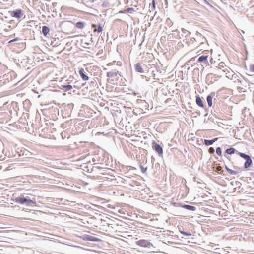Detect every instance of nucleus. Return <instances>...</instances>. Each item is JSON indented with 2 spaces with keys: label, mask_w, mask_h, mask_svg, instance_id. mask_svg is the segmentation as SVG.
Here are the masks:
<instances>
[{
  "label": "nucleus",
  "mask_w": 254,
  "mask_h": 254,
  "mask_svg": "<svg viewBox=\"0 0 254 254\" xmlns=\"http://www.w3.org/2000/svg\"><path fill=\"white\" fill-rule=\"evenodd\" d=\"M225 153L228 154H232L235 153H238L240 157L244 158L246 160V161L244 163V168L248 169L249 167L251 166L252 164V160L251 157L244 153L239 152L238 151L236 150L234 148L230 147L226 150Z\"/></svg>",
  "instance_id": "obj_1"
},
{
  "label": "nucleus",
  "mask_w": 254,
  "mask_h": 254,
  "mask_svg": "<svg viewBox=\"0 0 254 254\" xmlns=\"http://www.w3.org/2000/svg\"><path fill=\"white\" fill-rule=\"evenodd\" d=\"M15 201L21 204H26L27 206L33 207L36 206V202L34 198L30 199L29 197H18L15 199Z\"/></svg>",
  "instance_id": "obj_2"
},
{
  "label": "nucleus",
  "mask_w": 254,
  "mask_h": 254,
  "mask_svg": "<svg viewBox=\"0 0 254 254\" xmlns=\"http://www.w3.org/2000/svg\"><path fill=\"white\" fill-rule=\"evenodd\" d=\"M81 238L85 241H90L93 242H99L100 241V239L97 237L92 236L91 235H89L87 234H84L81 236Z\"/></svg>",
  "instance_id": "obj_3"
},
{
  "label": "nucleus",
  "mask_w": 254,
  "mask_h": 254,
  "mask_svg": "<svg viewBox=\"0 0 254 254\" xmlns=\"http://www.w3.org/2000/svg\"><path fill=\"white\" fill-rule=\"evenodd\" d=\"M216 96L215 92H211L206 97L208 105L209 107L212 106V99Z\"/></svg>",
  "instance_id": "obj_4"
},
{
  "label": "nucleus",
  "mask_w": 254,
  "mask_h": 254,
  "mask_svg": "<svg viewBox=\"0 0 254 254\" xmlns=\"http://www.w3.org/2000/svg\"><path fill=\"white\" fill-rule=\"evenodd\" d=\"M10 15L12 17L19 19L22 16V10L16 9L14 11H10Z\"/></svg>",
  "instance_id": "obj_5"
},
{
  "label": "nucleus",
  "mask_w": 254,
  "mask_h": 254,
  "mask_svg": "<svg viewBox=\"0 0 254 254\" xmlns=\"http://www.w3.org/2000/svg\"><path fill=\"white\" fill-rule=\"evenodd\" d=\"M152 147L154 150L156 151V152H157L159 156H161L163 154V149L162 147L158 144L156 143H154L153 144Z\"/></svg>",
  "instance_id": "obj_6"
},
{
  "label": "nucleus",
  "mask_w": 254,
  "mask_h": 254,
  "mask_svg": "<svg viewBox=\"0 0 254 254\" xmlns=\"http://www.w3.org/2000/svg\"><path fill=\"white\" fill-rule=\"evenodd\" d=\"M137 244L141 247H149L150 243L145 240H140L137 242Z\"/></svg>",
  "instance_id": "obj_7"
},
{
  "label": "nucleus",
  "mask_w": 254,
  "mask_h": 254,
  "mask_svg": "<svg viewBox=\"0 0 254 254\" xmlns=\"http://www.w3.org/2000/svg\"><path fill=\"white\" fill-rule=\"evenodd\" d=\"M134 69L135 71L137 72L140 73H144V70L142 68V66L139 63H137L134 64Z\"/></svg>",
  "instance_id": "obj_8"
},
{
  "label": "nucleus",
  "mask_w": 254,
  "mask_h": 254,
  "mask_svg": "<svg viewBox=\"0 0 254 254\" xmlns=\"http://www.w3.org/2000/svg\"><path fill=\"white\" fill-rule=\"evenodd\" d=\"M79 75L81 77L82 79L84 81H87L89 79V77L85 73L83 68H81L79 71Z\"/></svg>",
  "instance_id": "obj_9"
},
{
  "label": "nucleus",
  "mask_w": 254,
  "mask_h": 254,
  "mask_svg": "<svg viewBox=\"0 0 254 254\" xmlns=\"http://www.w3.org/2000/svg\"><path fill=\"white\" fill-rule=\"evenodd\" d=\"M179 206H181L182 208L191 211H194L196 210V207L188 204H180Z\"/></svg>",
  "instance_id": "obj_10"
},
{
  "label": "nucleus",
  "mask_w": 254,
  "mask_h": 254,
  "mask_svg": "<svg viewBox=\"0 0 254 254\" xmlns=\"http://www.w3.org/2000/svg\"><path fill=\"white\" fill-rule=\"evenodd\" d=\"M119 72L116 71V70L108 72L107 73V77L108 78H113L116 76L118 74H119Z\"/></svg>",
  "instance_id": "obj_11"
},
{
  "label": "nucleus",
  "mask_w": 254,
  "mask_h": 254,
  "mask_svg": "<svg viewBox=\"0 0 254 254\" xmlns=\"http://www.w3.org/2000/svg\"><path fill=\"white\" fill-rule=\"evenodd\" d=\"M218 138H214L211 140L204 139V144L206 146H210L212 145L215 141H217Z\"/></svg>",
  "instance_id": "obj_12"
},
{
  "label": "nucleus",
  "mask_w": 254,
  "mask_h": 254,
  "mask_svg": "<svg viewBox=\"0 0 254 254\" xmlns=\"http://www.w3.org/2000/svg\"><path fill=\"white\" fill-rule=\"evenodd\" d=\"M207 58H208V56H207V55L200 56L198 58L197 61L200 63L203 62L205 64H207V63H208Z\"/></svg>",
  "instance_id": "obj_13"
},
{
  "label": "nucleus",
  "mask_w": 254,
  "mask_h": 254,
  "mask_svg": "<svg viewBox=\"0 0 254 254\" xmlns=\"http://www.w3.org/2000/svg\"><path fill=\"white\" fill-rule=\"evenodd\" d=\"M196 103L200 107H204L202 100L199 95L196 96Z\"/></svg>",
  "instance_id": "obj_14"
},
{
  "label": "nucleus",
  "mask_w": 254,
  "mask_h": 254,
  "mask_svg": "<svg viewBox=\"0 0 254 254\" xmlns=\"http://www.w3.org/2000/svg\"><path fill=\"white\" fill-rule=\"evenodd\" d=\"M73 88L72 86L69 84L67 85H61L60 87L61 89H65L66 91L71 90Z\"/></svg>",
  "instance_id": "obj_15"
},
{
  "label": "nucleus",
  "mask_w": 254,
  "mask_h": 254,
  "mask_svg": "<svg viewBox=\"0 0 254 254\" xmlns=\"http://www.w3.org/2000/svg\"><path fill=\"white\" fill-rule=\"evenodd\" d=\"M50 31V29L47 26H43L42 29V33L44 36H46Z\"/></svg>",
  "instance_id": "obj_16"
},
{
  "label": "nucleus",
  "mask_w": 254,
  "mask_h": 254,
  "mask_svg": "<svg viewBox=\"0 0 254 254\" xmlns=\"http://www.w3.org/2000/svg\"><path fill=\"white\" fill-rule=\"evenodd\" d=\"M134 8H127L126 9L124 10V11H120V13H132L133 11H134Z\"/></svg>",
  "instance_id": "obj_17"
},
{
  "label": "nucleus",
  "mask_w": 254,
  "mask_h": 254,
  "mask_svg": "<svg viewBox=\"0 0 254 254\" xmlns=\"http://www.w3.org/2000/svg\"><path fill=\"white\" fill-rule=\"evenodd\" d=\"M76 26L77 28L82 29L84 27L85 24L84 22H78L76 23Z\"/></svg>",
  "instance_id": "obj_18"
},
{
  "label": "nucleus",
  "mask_w": 254,
  "mask_h": 254,
  "mask_svg": "<svg viewBox=\"0 0 254 254\" xmlns=\"http://www.w3.org/2000/svg\"><path fill=\"white\" fill-rule=\"evenodd\" d=\"M227 172L231 175H235L238 173V171L233 170L231 169H227Z\"/></svg>",
  "instance_id": "obj_19"
},
{
  "label": "nucleus",
  "mask_w": 254,
  "mask_h": 254,
  "mask_svg": "<svg viewBox=\"0 0 254 254\" xmlns=\"http://www.w3.org/2000/svg\"><path fill=\"white\" fill-rule=\"evenodd\" d=\"M155 1L154 0H153L151 3V7L150 8V9H149L150 12H151V10L154 11L155 9Z\"/></svg>",
  "instance_id": "obj_20"
},
{
  "label": "nucleus",
  "mask_w": 254,
  "mask_h": 254,
  "mask_svg": "<svg viewBox=\"0 0 254 254\" xmlns=\"http://www.w3.org/2000/svg\"><path fill=\"white\" fill-rule=\"evenodd\" d=\"M139 167L141 172L143 173H145L146 172L147 169V167H144V165L141 164L140 165Z\"/></svg>",
  "instance_id": "obj_21"
},
{
  "label": "nucleus",
  "mask_w": 254,
  "mask_h": 254,
  "mask_svg": "<svg viewBox=\"0 0 254 254\" xmlns=\"http://www.w3.org/2000/svg\"><path fill=\"white\" fill-rule=\"evenodd\" d=\"M109 5V2L107 0H105L103 1L101 5L103 7H108Z\"/></svg>",
  "instance_id": "obj_22"
},
{
  "label": "nucleus",
  "mask_w": 254,
  "mask_h": 254,
  "mask_svg": "<svg viewBox=\"0 0 254 254\" xmlns=\"http://www.w3.org/2000/svg\"><path fill=\"white\" fill-rule=\"evenodd\" d=\"M103 30V28L100 24L98 26V28L94 30V32H98V33L101 32Z\"/></svg>",
  "instance_id": "obj_23"
},
{
  "label": "nucleus",
  "mask_w": 254,
  "mask_h": 254,
  "mask_svg": "<svg viewBox=\"0 0 254 254\" xmlns=\"http://www.w3.org/2000/svg\"><path fill=\"white\" fill-rule=\"evenodd\" d=\"M216 152L218 155L221 156L222 155V151L221 147H217L216 149Z\"/></svg>",
  "instance_id": "obj_24"
},
{
  "label": "nucleus",
  "mask_w": 254,
  "mask_h": 254,
  "mask_svg": "<svg viewBox=\"0 0 254 254\" xmlns=\"http://www.w3.org/2000/svg\"><path fill=\"white\" fill-rule=\"evenodd\" d=\"M182 234H183L185 237H189L191 236V234L190 232H182Z\"/></svg>",
  "instance_id": "obj_25"
},
{
  "label": "nucleus",
  "mask_w": 254,
  "mask_h": 254,
  "mask_svg": "<svg viewBox=\"0 0 254 254\" xmlns=\"http://www.w3.org/2000/svg\"><path fill=\"white\" fill-rule=\"evenodd\" d=\"M208 152L210 154H214L215 152V149L213 147H210L208 149Z\"/></svg>",
  "instance_id": "obj_26"
},
{
  "label": "nucleus",
  "mask_w": 254,
  "mask_h": 254,
  "mask_svg": "<svg viewBox=\"0 0 254 254\" xmlns=\"http://www.w3.org/2000/svg\"><path fill=\"white\" fill-rule=\"evenodd\" d=\"M249 69L252 72H254V64L250 65Z\"/></svg>",
  "instance_id": "obj_27"
},
{
  "label": "nucleus",
  "mask_w": 254,
  "mask_h": 254,
  "mask_svg": "<svg viewBox=\"0 0 254 254\" xmlns=\"http://www.w3.org/2000/svg\"><path fill=\"white\" fill-rule=\"evenodd\" d=\"M219 66L220 67V68H221V67H222V68H224V66H226V65L224 64V63H220V64H219Z\"/></svg>",
  "instance_id": "obj_28"
},
{
  "label": "nucleus",
  "mask_w": 254,
  "mask_h": 254,
  "mask_svg": "<svg viewBox=\"0 0 254 254\" xmlns=\"http://www.w3.org/2000/svg\"><path fill=\"white\" fill-rule=\"evenodd\" d=\"M92 27L96 28V24H93L92 25Z\"/></svg>",
  "instance_id": "obj_29"
},
{
  "label": "nucleus",
  "mask_w": 254,
  "mask_h": 254,
  "mask_svg": "<svg viewBox=\"0 0 254 254\" xmlns=\"http://www.w3.org/2000/svg\"><path fill=\"white\" fill-rule=\"evenodd\" d=\"M15 41H17V39H15L12 40L9 42L10 43V42H12Z\"/></svg>",
  "instance_id": "obj_30"
},
{
  "label": "nucleus",
  "mask_w": 254,
  "mask_h": 254,
  "mask_svg": "<svg viewBox=\"0 0 254 254\" xmlns=\"http://www.w3.org/2000/svg\"><path fill=\"white\" fill-rule=\"evenodd\" d=\"M225 169H226V170L227 171V169H230V168H229L227 167V165H225Z\"/></svg>",
  "instance_id": "obj_31"
},
{
  "label": "nucleus",
  "mask_w": 254,
  "mask_h": 254,
  "mask_svg": "<svg viewBox=\"0 0 254 254\" xmlns=\"http://www.w3.org/2000/svg\"><path fill=\"white\" fill-rule=\"evenodd\" d=\"M90 1H91L92 2H94L96 1V0H89Z\"/></svg>",
  "instance_id": "obj_32"
},
{
  "label": "nucleus",
  "mask_w": 254,
  "mask_h": 254,
  "mask_svg": "<svg viewBox=\"0 0 254 254\" xmlns=\"http://www.w3.org/2000/svg\"><path fill=\"white\" fill-rule=\"evenodd\" d=\"M180 232L182 234V232H185L184 231H183V230H179Z\"/></svg>",
  "instance_id": "obj_33"
}]
</instances>
